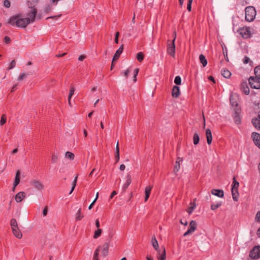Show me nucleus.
Wrapping results in <instances>:
<instances>
[{"label": "nucleus", "instance_id": "obj_1", "mask_svg": "<svg viewBox=\"0 0 260 260\" xmlns=\"http://www.w3.org/2000/svg\"><path fill=\"white\" fill-rule=\"evenodd\" d=\"M8 23L12 26L16 25L18 27L24 28L30 23L26 18H22L19 15H16L10 18Z\"/></svg>", "mask_w": 260, "mask_h": 260}, {"label": "nucleus", "instance_id": "obj_2", "mask_svg": "<svg viewBox=\"0 0 260 260\" xmlns=\"http://www.w3.org/2000/svg\"><path fill=\"white\" fill-rule=\"evenodd\" d=\"M245 20L248 22H251L255 18L256 12L255 8L252 6H248L245 8Z\"/></svg>", "mask_w": 260, "mask_h": 260}, {"label": "nucleus", "instance_id": "obj_3", "mask_svg": "<svg viewBox=\"0 0 260 260\" xmlns=\"http://www.w3.org/2000/svg\"><path fill=\"white\" fill-rule=\"evenodd\" d=\"M249 256L253 259H257L260 258V246H255L249 252Z\"/></svg>", "mask_w": 260, "mask_h": 260}, {"label": "nucleus", "instance_id": "obj_4", "mask_svg": "<svg viewBox=\"0 0 260 260\" xmlns=\"http://www.w3.org/2000/svg\"><path fill=\"white\" fill-rule=\"evenodd\" d=\"M239 34L244 39H248L251 37V34L250 29L248 27H243L238 30Z\"/></svg>", "mask_w": 260, "mask_h": 260}, {"label": "nucleus", "instance_id": "obj_5", "mask_svg": "<svg viewBox=\"0 0 260 260\" xmlns=\"http://www.w3.org/2000/svg\"><path fill=\"white\" fill-rule=\"evenodd\" d=\"M249 83L252 88L260 89V79L256 77H251L249 79Z\"/></svg>", "mask_w": 260, "mask_h": 260}, {"label": "nucleus", "instance_id": "obj_6", "mask_svg": "<svg viewBox=\"0 0 260 260\" xmlns=\"http://www.w3.org/2000/svg\"><path fill=\"white\" fill-rule=\"evenodd\" d=\"M197 223L194 220H191L189 224L188 229L183 234L184 236H187L193 233L197 229Z\"/></svg>", "mask_w": 260, "mask_h": 260}, {"label": "nucleus", "instance_id": "obj_7", "mask_svg": "<svg viewBox=\"0 0 260 260\" xmlns=\"http://www.w3.org/2000/svg\"><path fill=\"white\" fill-rule=\"evenodd\" d=\"M167 53L171 56L175 57V45L174 40H173L171 42L168 41L167 45Z\"/></svg>", "mask_w": 260, "mask_h": 260}, {"label": "nucleus", "instance_id": "obj_8", "mask_svg": "<svg viewBox=\"0 0 260 260\" xmlns=\"http://www.w3.org/2000/svg\"><path fill=\"white\" fill-rule=\"evenodd\" d=\"M30 184L32 187L38 190H42L44 188L43 184L38 180L34 179L31 180Z\"/></svg>", "mask_w": 260, "mask_h": 260}, {"label": "nucleus", "instance_id": "obj_9", "mask_svg": "<svg viewBox=\"0 0 260 260\" xmlns=\"http://www.w3.org/2000/svg\"><path fill=\"white\" fill-rule=\"evenodd\" d=\"M30 8V11L28 13L27 17L26 18L27 20H29L30 23H32L35 21L37 14L36 9L34 7Z\"/></svg>", "mask_w": 260, "mask_h": 260}, {"label": "nucleus", "instance_id": "obj_10", "mask_svg": "<svg viewBox=\"0 0 260 260\" xmlns=\"http://www.w3.org/2000/svg\"><path fill=\"white\" fill-rule=\"evenodd\" d=\"M238 100L239 97L237 94H235L231 95L230 99L231 106L233 107L238 108L237 107L238 106Z\"/></svg>", "mask_w": 260, "mask_h": 260}, {"label": "nucleus", "instance_id": "obj_11", "mask_svg": "<svg viewBox=\"0 0 260 260\" xmlns=\"http://www.w3.org/2000/svg\"><path fill=\"white\" fill-rule=\"evenodd\" d=\"M252 138L255 145L260 148V134L257 133H253Z\"/></svg>", "mask_w": 260, "mask_h": 260}, {"label": "nucleus", "instance_id": "obj_12", "mask_svg": "<svg viewBox=\"0 0 260 260\" xmlns=\"http://www.w3.org/2000/svg\"><path fill=\"white\" fill-rule=\"evenodd\" d=\"M240 109L239 108H236L235 110V112L233 113V117L235 121V122L237 124H239L241 122V119L240 117Z\"/></svg>", "mask_w": 260, "mask_h": 260}, {"label": "nucleus", "instance_id": "obj_13", "mask_svg": "<svg viewBox=\"0 0 260 260\" xmlns=\"http://www.w3.org/2000/svg\"><path fill=\"white\" fill-rule=\"evenodd\" d=\"M252 123L254 127L257 130H260V113L257 116L252 119Z\"/></svg>", "mask_w": 260, "mask_h": 260}, {"label": "nucleus", "instance_id": "obj_14", "mask_svg": "<svg viewBox=\"0 0 260 260\" xmlns=\"http://www.w3.org/2000/svg\"><path fill=\"white\" fill-rule=\"evenodd\" d=\"M26 196V193L23 191H20L17 193L15 197V200L17 203L21 202Z\"/></svg>", "mask_w": 260, "mask_h": 260}, {"label": "nucleus", "instance_id": "obj_15", "mask_svg": "<svg viewBox=\"0 0 260 260\" xmlns=\"http://www.w3.org/2000/svg\"><path fill=\"white\" fill-rule=\"evenodd\" d=\"M132 182L131 176L129 174H127L125 178V182L122 186V190H125Z\"/></svg>", "mask_w": 260, "mask_h": 260}, {"label": "nucleus", "instance_id": "obj_16", "mask_svg": "<svg viewBox=\"0 0 260 260\" xmlns=\"http://www.w3.org/2000/svg\"><path fill=\"white\" fill-rule=\"evenodd\" d=\"M123 45H121L119 47L118 49L116 51V52L113 56V61L114 60H116L119 58L120 54H121V53L123 51Z\"/></svg>", "mask_w": 260, "mask_h": 260}, {"label": "nucleus", "instance_id": "obj_17", "mask_svg": "<svg viewBox=\"0 0 260 260\" xmlns=\"http://www.w3.org/2000/svg\"><path fill=\"white\" fill-rule=\"evenodd\" d=\"M211 193L212 194L219 198H222L224 196L223 191L221 189H212L211 191Z\"/></svg>", "mask_w": 260, "mask_h": 260}, {"label": "nucleus", "instance_id": "obj_18", "mask_svg": "<svg viewBox=\"0 0 260 260\" xmlns=\"http://www.w3.org/2000/svg\"><path fill=\"white\" fill-rule=\"evenodd\" d=\"M100 249H102V252L104 256H106L108 253V249H109V244L105 243L101 247H99Z\"/></svg>", "mask_w": 260, "mask_h": 260}, {"label": "nucleus", "instance_id": "obj_19", "mask_svg": "<svg viewBox=\"0 0 260 260\" xmlns=\"http://www.w3.org/2000/svg\"><path fill=\"white\" fill-rule=\"evenodd\" d=\"M172 95L174 98H178L180 95V89L177 86H174L172 91Z\"/></svg>", "mask_w": 260, "mask_h": 260}, {"label": "nucleus", "instance_id": "obj_20", "mask_svg": "<svg viewBox=\"0 0 260 260\" xmlns=\"http://www.w3.org/2000/svg\"><path fill=\"white\" fill-rule=\"evenodd\" d=\"M206 136L208 144L210 145L212 143V133L210 129H207L206 131Z\"/></svg>", "mask_w": 260, "mask_h": 260}, {"label": "nucleus", "instance_id": "obj_21", "mask_svg": "<svg viewBox=\"0 0 260 260\" xmlns=\"http://www.w3.org/2000/svg\"><path fill=\"white\" fill-rule=\"evenodd\" d=\"M152 188V186H151V185L147 186L145 187V202L147 201V200L150 196Z\"/></svg>", "mask_w": 260, "mask_h": 260}, {"label": "nucleus", "instance_id": "obj_22", "mask_svg": "<svg viewBox=\"0 0 260 260\" xmlns=\"http://www.w3.org/2000/svg\"><path fill=\"white\" fill-rule=\"evenodd\" d=\"M158 255L157 256L158 260H166V252L164 247L162 248V252L160 253V250L157 251Z\"/></svg>", "mask_w": 260, "mask_h": 260}, {"label": "nucleus", "instance_id": "obj_23", "mask_svg": "<svg viewBox=\"0 0 260 260\" xmlns=\"http://www.w3.org/2000/svg\"><path fill=\"white\" fill-rule=\"evenodd\" d=\"M13 235L18 239H21L22 237V234L18 227L12 229Z\"/></svg>", "mask_w": 260, "mask_h": 260}, {"label": "nucleus", "instance_id": "obj_24", "mask_svg": "<svg viewBox=\"0 0 260 260\" xmlns=\"http://www.w3.org/2000/svg\"><path fill=\"white\" fill-rule=\"evenodd\" d=\"M241 89L242 92L246 95L249 94V88L246 83H243L241 85Z\"/></svg>", "mask_w": 260, "mask_h": 260}, {"label": "nucleus", "instance_id": "obj_25", "mask_svg": "<svg viewBox=\"0 0 260 260\" xmlns=\"http://www.w3.org/2000/svg\"><path fill=\"white\" fill-rule=\"evenodd\" d=\"M151 243H152V245L153 247L156 250H157V251L159 250L158 249V247H159L158 243V242L155 237H153L152 238Z\"/></svg>", "mask_w": 260, "mask_h": 260}, {"label": "nucleus", "instance_id": "obj_26", "mask_svg": "<svg viewBox=\"0 0 260 260\" xmlns=\"http://www.w3.org/2000/svg\"><path fill=\"white\" fill-rule=\"evenodd\" d=\"M199 59L201 63L202 64L203 67L206 66L207 64V60L206 59L205 56L203 54H201L199 56Z\"/></svg>", "mask_w": 260, "mask_h": 260}, {"label": "nucleus", "instance_id": "obj_27", "mask_svg": "<svg viewBox=\"0 0 260 260\" xmlns=\"http://www.w3.org/2000/svg\"><path fill=\"white\" fill-rule=\"evenodd\" d=\"M75 91V88L74 87L72 86L70 88V91L69 95L68 96V103H69V105L70 106H71V99L72 96L74 94Z\"/></svg>", "mask_w": 260, "mask_h": 260}, {"label": "nucleus", "instance_id": "obj_28", "mask_svg": "<svg viewBox=\"0 0 260 260\" xmlns=\"http://www.w3.org/2000/svg\"><path fill=\"white\" fill-rule=\"evenodd\" d=\"M196 203L194 202H191L190 203V206L189 207L188 210H187V212L189 214H191L192 212L193 211L194 209L196 208Z\"/></svg>", "mask_w": 260, "mask_h": 260}, {"label": "nucleus", "instance_id": "obj_29", "mask_svg": "<svg viewBox=\"0 0 260 260\" xmlns=\"http://www.w3.org/2000/svg\"><path fill=\"white\" fill-rule=\"evenodd\" d=\"M83 217V215H82V210L79 208L76 214V220H81Z\"/></svg>", "mask_w": 260, "mask_h": 260}, {"label": "nucleus", "instance_id": "obj_30", "mask_svg": "<svg viewBox=\"0 0 260 260\" xmlns=\"http://www.w3.org/2000/svg\"><path fill=\"white\" fill-rule=\"evenodd\" d=\"M231 192L233 196V199L234 201H237L238 197V190L232 188Z\"/></svg>", "mask_w": 260, "mask_h": 260}, {"label": "nucleus", "instance_id": "obj_31", "mask_svg": "<svg viewBox=\"0 0 260 260\" xmlns=\"http://www.w3.org/2000/svg\"><path fill=\"white\" fill-rule=\"evenodd\" d=\"M19 182H20V171H17L16 176H15V180H14L13 184H14V186H17V185L19 183Z\"/></svg>", "mask_w": 260, "mask_h": 260}, {"label": "nucleus", "instance_id": "obj_32", "mask_svg": "<svg viewBox=\"0 0 260 260\" xmlns=\"http://www.w3.org/2000/svg\"><path fill=\"white\" fill-rule=\"evenodd\" d=\"M222 75L225 78H229L231 76V72L226 70V69H223L221 71Z\"/></svg>", "mask_w": 260, "mask_h": 260}, {"label": "nucleus", "instance_id": "obj_33", "mask_svg": "<svg viewBox=\"0 0 260 260\" xmlns=\"http://www.w3.org/2000/svg\"><path fill=\"white\" fill-rule=\"evenodd\" d=\"M115 158L116 159V162H117L119 160V159H120L119 149V147H118V142L117 143V145H116Z\"/></svg>", "mask_w": 260, "mask_h": 260}, {"label": "nucleus", "instance_id": "obj_34", "mask_svg": "<svg viewBox=\"0 0 260 260\" xmlns=\"http://www.w3.org/2000/svg\"><path fill=\"white\" fill-rule=\"evenodd\" d=\"M38 1L39 0H27V5L29 8L34 7Z\"/></svg>", "mask_w": 260, "mask_h": 260}, {"label": "nucleus", "instance_id": "obj_35", "mask_svg": "<svg viewBox=\"0 0 260 260\" xmlns=\"http://www.w3.org/2000/svg\"><path fill=\"white\" fill-rule=\"evenodd\" d=\"M221 206V203L220 202L212 204L211 206V209L212 210H215Z\"/></svg>", "mask_w": 260, "mask_h": 260}, {"label": "nucleus", "instance_id": "obj_36", "mask_svg": "<svg viewBox=\"0 0 260 260\" xmlns=\"http://www.w3.org/2000/svg\"><path fill=\"white\" fill-rule=\"evenodd\" d=\"M193 144L194 145H197L200 141L199 135L197 133H195L193 135Z\"/></svg>", "mask_w": 260, "mask_h": 260}, {"label": "nucleus", "instance_id": "obj_37", "mask_svg": "<svg viewBox=\"0 0 260 260\" xmlns=\"http://www.w3.org/2000/svg\"><path fill=\"white\" fill-rule=\"evenodd\" d=\"M74 154L70 151H67L65 154V157L71 160H73L74 159Z\"/></svg>", "mask_w": 260, "mask_h": 260}, {"label": "nucleus", "instance_id": "obj_38", "mask_svg": "<svg viewBox=\"0 0 260 260\" xmlns=\"http://www.w3.org/2000/svg\"><path fill=\"white\" fill-rule=\"evenodd\" d=\"M10 224H11L12 229L18 228L17 222L15 219L13 218L11 220Z\"/></svg>", "mask_w": 260, "mask_h": 260}, {"label": "nucleus", "instance_id": "obj_39", "mask_svg": "<svg viewBox=\"0 0 260 260\" xmlns=\"http://www.w3.org/2000/svg\"><path fill=\"white\" fill-rule=\"evenodd\" d=\"M254 74L255 76L260 79V66L255 68Z\"/></svg>", "mask_w": 260, "mask_h": 260}, {"label": "nucleus", "instance_id": "obj_40", "mask_svg": "<svg viewBox=\"0 0 260 260\" xmlns=\"http://www.w3.org/2000/svg\"><path fill=\"white\" fill-rule=\"evenodd\" d=\"M101 234H102V230L100 229H98L97 230H96L94 232V236H93L94 238V239L98 238L101 235Z\"/></svg>", "mask_w": 260, "mask_h": 260}, {"label": "nucleus", "instance_id": "obj_41", "mask_svg": "<svg viewBox=\"0 0 260 260\" xmlns=\"http://www.w3.org/2000/svg\"><path fill=\"white\" fill-rule=\"evenodd\" d=\"M239 185V183L238 181H237L235 179V178H234L233 182L232 183V188L238 190V187Z\"/></svg>", "mask_w": 260, "mask_h": 260}, {"label": "nucleus", "instance_id": "obj_42", "mask_svg": "<svg viewBox=\"0 0 260 260\" xmlns=\"http://www.w3.org/2000/svg\"><path fill=\"white\" fill-rule=\"evenodd\" d=\"M77 178H78V176H76L75 178H74V181H73L72 182V188H71V190L70 192V194H71L72 192L73 191L76 185V183H77Z\"/></svg>", "mask_w": 260, "mask_h": 260}, {"label": "nucleus", "instance_id": "obj_43", "mask_svg": "<svg viewBox=\"0 0 260 260\" xmlns=\"http://www.w3.org/2000/svg\"><path fill=\"white\" fill-rule=\"evenodd\" d=\"M7 121V118L5 114H3L0 120V125H3Z\"/></svg>", "mask_w": 260, "mask_h": 260}, {"label": "nucleus", "instance_id": "obj_44", "mask_svg": "<svg viewBox=\"0 0 260 260\" xmlns=\"http://www.w3.org/2000/svg\"><path fill=\"white\" fill-rule=\"evenodd\" d=\"M99 251H100V247H98V248H96V249L95 250V251L94 252L93 260H99L98 256H99Z\"/></svg>", "mask_w": 260, "mask_h": 260}, {"label": "nucleus", "instance_id": "obj_45", "mask_svg": "<svg viewBox=\"0 0 260 260\" xmlns=\"http://www.w3.org/2000/svg\"><path fill=\"white\" fill-rule=\"evenodd\" d=\"M137 59L140 62H141L144 59V55L142 52H139L137 55Z\"/></svg>", "mask_w": 260, "mask_h": 260}, {"label": "nucleus", "instance_id": "obj_46", "mask_svg": "<svg viewBox=\"0 0 260 260\" xmlns=\"http://www.w3.org/2000/svg\"><path fill=\"white\" fill-rule=\"evenodd\" d=\"M180 166L179 160H177L175 162V165L174 167V171L175 172H177L180 169Z\"/></svg>", "mask_w": 260, "mask_h": 260}, {"label": "nucleus", "instance_id": "obj_47", "mask_svg": "<svg viewBox=\"0 0 260 260\" xmlns=\"http://www.w3.org/2000/svg\"><path fill=\"white\" fill-rule=\"evenodd\" d=\"M174 82L177 85H180L181 84V77L180 76H176L175 78Z\"/></svg>", "mask_w": 260, "mask_h": 260}, {"label": "nucleus", "instance_id": "obj_48", "mask_svg": "<svg viewBox=\"0 0 260 260\" xmlns=\"http://www.w3.org/2000/svg\"><path fill=\"white\" fill-rule=\"evenodd\" d=\"M193 0H188L187 1V9L188 11H190L191 10V4Z\"/></svg>", "mask_w": 260, "mask_h": 260}, {"label": "nucleus", "instance_id": "obj_49", "mask_svg": "<svg viewBox=\"0 0 260 260\" xmlns=\"http://www.w3.org/2000/svg\"><path fill=\"white\" fill-rule=\"evenodd\" d=\"M131 71V68H128L126 70H125L124 72H123V76L126 78H127L128 76V74L129 73V72Z\"/></svg>", "mask_w": 260, "mask_h": 260}, {"label": "nucleus", "instance_id": "obj_50", "mask_svg": "<svg viewBox=\"0 0 260 260\" xmlns=\"http://www.w3.org/2000/svg\"><path fill=\"white\" fill-rule=\"evenodd\" d=\"M139 72V69H135L134 70V81L136 82L137 81V76Z\"/></svg>", "mask_w": 260, "mask_h": 260}, {"label": "nucleus", "instance_id": "obj_51", "mask_svg": "<svg viewBox=\"0 0 260 260\" xmlns=\"http://www.w3.org/2000/svg\"><path fill=\"white\" fill-rule=\"evenodd\" d=\"M15 66H16V62H15V61L14 60H13L11 62L10 66L8 68V69L9 70H11L13 68H14L15 67Z\"/></svg>", "mask_w": 260, "mask_h": 260}, {"label": "nucleus", "instance_id": "obj_52", "mask_svg": "<svg viewBox=\"0 0 260 260\" xmlns=\"http://www.w3.org/2000/svg\"><path fill=\"white\" fill-rule=\"evenodd\" d=\"M255 219L256 221L260 222V211H258L256 213Z\"/></svg>", "mask_w": 260, "mask_h": 260}, {"label": "nucleus", "instance_id": "obj_53", "mask_svg": "<svg viewBox=\"0 0 260 260\" xmlns=\"http://www.w3.org/2000/svg\"><path fill=\"white\" fill-rule=\"evenodd\" d=\"M249 61L250 58L247 56H245L243 59V62L244 64L248 63L249 62Z\"/></svg>", "mask_w": 260, "mask_h": 260}, {"label": "nucleus", "instance_id": "obj_54", "mask_svg": "<svg viewBox=\"0 0 260 260\" xmlns=\"http://www.w3.org/2000/svg\"><path fill=\"white\" fill-rule=\"evenodd\" d=\"M48 210V207L47 206H46L43 209V212H42L43 216L45 217V216H46L47 215Z\"/></svg>", "mask_w": 260, "mask_h": 260}, {"label": "nucleus", "instance_id": "obj_55", "mask_svg": "<svg viewBox=\"0 0 260 260\" xmlns=\"http://www.w3.org/2000/svg\"><path fill=\"white\" fill-rule=\"evenodd\" d=\"M4 5L6 8H9L10 7V2L8 0H5L4 2Z\"/></svg>", "mask_w": 260, "mask_h": 260}, {"label": "nucleus", "instance_id": "obj_56", "mask_svg": "<svg viewBox=\"0 0 260 260\" xmlns=\"http://www.w3.org/2000/svg\"><path fill=\"white\" fill-rule=\"evenodd\" d=\"M58 159V156L55 154L52 155L51 160L53 162H55Z\"/></svg>", "mask_w": 260, "mask_h": 260}, {"label": "nucleus", "instance_id": "obj_57", "mask_svg": "<svg viewBox=\"0 0 260 260\" xmlns=\"http://www.w3.org/2000/svg\"><path fill=\"white\" fill-rule=\"evenodd\" d=\"M26 76V75L24 73L21 74L18 78V81H21L24 79Z\"/></svg>", "mask_w": 260, "mask_h": 260}, {"label": "nucleus", "instance_id": "obj_58", "mask_svg": "<svg viewBox=\"0 0 260 260\" xmlns=\"http://www.w3.org/2000/svg\"><path fill=\"white\" fill-rule=\"evenodd\" d=\"M51 10V7L49 5L47 6L44 9V12L45 13L49 12Z\"/></svg>", "mask_w": 260, "mask_h": 260}, {"label": "nucleus", "instance_id": "obj_59", "mask_svg": "<svg viewBox=\"0 0 260 260\" xmlns=\"http://www.w3.org/2000/svg\"><path fill=\"white\" fill-rule=\"evenodd\" d=\"M4 41L6 43H9L11 41V39H10V37H8V36H6L4 38Z\"/></svg>", "mask_w": 260, "mask_h": 260}, {"label": "nucleus", "instance_id": "obj_60", "mask_svg": "<svg viewBox=\"0 0 260 260\" xmlns=\"http://www.w3.org/2000/svg\"><path fill=\"white\" fill-rule=\"evenodd\" d=\"M116 194H117V192H116V191H115V190L113 191L112 192V193H111V195H110V199H112V198H113V197L115 195H116Z\"/></svg>", "mask_w": 260, "mask_h": 260}, {"label": "nucleus", "instance_id": "obj_61", "mask_svg": "<svg viewBox=\"0 0 260 260\" xmlns=\"http://www.w3.org/2000/svg\"><path fill=\"white\" fill-rule=\"evenodd\" d=\"M95 226L97 228H99V227L100 226V222L99 221L98 219H96L95 220Z\"/></svg>", "mask_w": 260, "mask_h": 260}, {"label": "nucleus", "instance_id": "obj_62", "mask_svg": "<svg viewBox=\"0 0 260 260\" xmlns=\"http://www.w3.org/2000/svg\"><path fill=\"white\" fill-rule=\"evenodd\" d=\"M125 169V166L123 164H122L120 166V167H119V169L121 170V171H123L124 170V169Z\"/></svg>", "mask_w": 260, "mask_h": 260}, {"label": "nucleus", "instance_id": "obj_63", "mask_svg": "<svg viewBox=\"0 0 260 260\" xmlns=\"http://www.w3.org/2000/svg\"><path fill=\"white\" fill-rule=\"evenodd\" d=\"M180 222L181 224L184 225H187L188 224V222L187 221H183L182 220H180Z\"/></svg>", "mask_w": 260, "mask_h": 260}, {"label": "nucleus", "instance_id": "obj_64", "mask_svg": "<svg viewBox=\"0 0 260 260\" xmlns=\"http://www.w3.org/2000/svg\"><path fill=\"white\" fill-rule=\"evenodd\" d=\"M85 56L84 55H80L78 57V60L80 61H82L85 58Z\"/></svg>", "mask_w": 260, "mask_h": 260}]
</instances>
